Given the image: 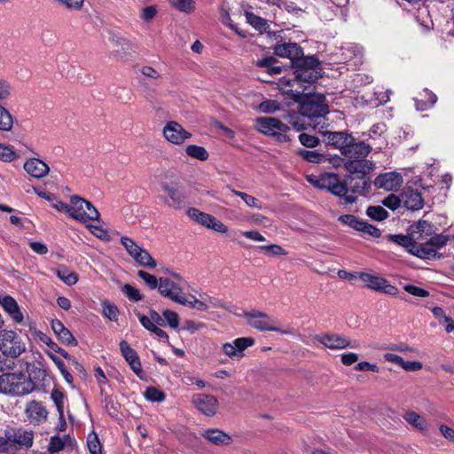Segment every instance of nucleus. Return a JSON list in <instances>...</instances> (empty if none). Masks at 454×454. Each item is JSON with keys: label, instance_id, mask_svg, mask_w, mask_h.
<instances>
[{"label": "nucleus", "instance_id": "f257e3e1", "mask_svg": "<svg viewBox=\"0 0 454 454\" xmlns=\"http://www.w3.org/2000/svg\"><path fill=\"white\" fill-rule=\"evenodd\" d=\"M35 388V383L24 372H5L0 376V390L4 394L22 396L30 394Z\"/></svg>", "mask_w": 454, "mask_h": 454}, {"label": "nucleus", "instance_id": "f03ea898", "mask_svg": "<svg viewBox=\"0 0 454 454\" xmlns=\"http://www.w3.org/2000/svg\"><path fill=\"white\" fill-rule=\"evenodd\" d=\"M319 62L315 57H307L299 60L295 67L294 82H298L299 88H301L303 93L307 86L303 83H313L319 76Z\"/></svg>", "mask_w": 454, "mask_h": 454}, {"label": "nucleus", "instance_id": "7ed1b4c3", "mask_svg": "<svg viewBox=\"0 0 454 454\" xmlns=\"http://www.w3.org/2000/svg\"><path fill=\"white\" fill-rule=\"evenodd\" d=\"M71 213L70 216L82 223L89 221H99L100 214L98 209L88 200L73 195L70 197Z\"/></svg>", "mask_w": 454, "mask_h": 454}, {"label": "nucleus", "instance_id": "20e7f679", "mask_svg": "<svg viewBox=\"0 0 454 454\" xmlns=\"http://www.w3.org/2000/svg\"><path fill=\"white\" fill-rule=\"evenodd\" d=\"M451 240V236L448 234H434L427 240L419 244L415 247L413 254L421 259H434L438 257V250L446 246Z\"/></svg>", "mask_w": 454, "mask_h": 454}, {"label": "nucleus", "instance_id": "39448f33", "mask_svg": "<svg viewBox=\"0 0 454 454\" xmlns=\"http://www.w3.org/2000/svg\"><path fill=\"white\" fill-rule=\"evenodd\" d=\"M0 351L12 358H17L26 351V344L16 332L2 329L0 331Z\"/></svg>", "mask_w": 454, "mask_h": 454}, {"label": "nucleus", "instance_id": "423d86ee", "mask_svg": "<svg viewBox=\"0 0 454 454\" xmlns=\"http://www.w3.org/2000/svg\"><path fill=\"white\" fill-rule=\"evenodd\" d=\"M431 231V223L427 221H419L416 225L412 226L411 233V237L403 234H395L390 235L389 239L403 247L409 248V251L413 254L415 247L418 246L414 244L413 240H423V233L426 232L427 234H429Z\"/></svg>", "mask_w": 454, "mask_h": 454}, {"label": "nucleus", "instance_id": "0eeeda50", "mask_svg": "<svg viewBox=\"0 0 454 454\" xmlns=\"http://www.w3.org/2000/svg\"><path fill=\"white\" fill-rule=\"evenodd\" d=\"M121 244L125 247L128 254L136 261L139 265L153 269L157 263L151 254L140 247L132 239L123 236L121 238Z\"/></svg>", "mask_w": 454, "mask_h": 454}, {"label": "nucleus", "instance_id": "6e6552de", "mask_svg": "<svg viewBox=\"0 0 454 454\" xmlns=\"http://www.w3.org/2000/svg\"><path fill=\"white\" fill-rule=\"evenodd\" d=\"M161 193L159 198L168 207L181 209L186 201L185 194L175 183H162L160 185Z\"/></svg>", "mask_w": 454, "mask_h": 454}, {"label": "nucleus", "instance_id": "1a4fd4ad", "mask_svg": "<svg viewBox=\"0 0 454 454\" xmlns=\"http://www.w3.org/2000/svg\"><path fill=\"white\" fill-rule=\"evenodd\" d=\"M187 215L196 223L219 233H226L228 227L214 215L202 212L196 207H190L186 211Z\"/></svg>", "mask_w": 454, "mask_h": 454}, {"label": "nucleus", "instance_id": "9d476101", "mask_svg": "<svg viewBox=\"0 0 454 454\" xmlns=\"http://www.w3.org/2000/svg\"><path fill=\"white\" fill-rule=\"evenodd\" d=\"M357 276L358 278L361 279L370 289L391 296H396L398 294L397 287L391 285L386 278L379 275H374L368 272H358Z\"/></svg>", "mask_w": 454, "mask_h": 454}, {"label": "nucleus", "instance_id": "9b49d317", "mask_svg": "<svg viewBox=\"0 0 454 454\" xmlns=\"http://www.w3.org/2000/svg\"><path fill=\"white\" fill-rule=\"evenodd\" d=\"M241 317L247 318V324L261 332L277 330L275 320L268 314L259 310H245Z\"/></svg>", "mask_w": 454, "mask_h": 454}, {"label": "nucleus", "instance_id": "f8f14e48", "mask_svg": "<svg viewBox=\"0 0 454 454\" xmlns=\"http://www.w3.org/2000/svg\"><path fill=\"white\" fill-rule=\"evenodd\" d=\"M331 193L341 198L346 204H353L356 201V196L348 194V189L338 175L326 172L325 188Z\"/></svg>", "mask_w": 454, "mask_h": 454}, {"label": "nucleus", "instance_id": "ddd939ff", "mask_svg": "<svg viewBox=\"0 0 454 454\" xmlns=\"http://www.w3.org/2000/svg\"><path fill=\"white\" fill-rule=\"evenodd\" d=\"M254 344V340L251 337L237 338L231 342H226L222 345L223 352L231 360H239L244 356V351Z\"/></svg>", "mask_w": 454, "mask_h": 454}, {"label": "nucleus", "instance_id": "4468645a", "mask_svg": "<svg viewBox=\"0 0 454 454\" xmlns=\"http://www.w3.org/2000/svg\"><path fill=\"white\" fill-rule=\"evenodd\" d=\"M315 340L330 349L356 348L358 347V344L352 343L348 337L338 333L317 334L315 336Z\"/></svg>", "mask_w": 454, "mask_h": 454}, {"label": "nucleus", "instance_id": "2eb2a0df", "mask_svg": "<svg viewBox=\"0 0 454 454\" xmlns=\"http://www.w3.org/2000/svg\"><path fill=\"white\" fill-rule=\"evenodd\" d=\"M255 129L267 136H275L277 131L287 132L289 127L274 117H259L255 120Z\"/></svg>", "mask_w": 454, "mask_h": 454}, {"label": "nucleus", "instance_id": "dca6fc26", "mask_svg": "<svg viewBox=\"0 0 454 454\" xmlns=\"http://www.w3.org/2000/svg\"><path fill=\"white\" fill-rule=\"evenodd\" d=\"M162 134L166 140L173 145H181L192 137L189 131L174 121H168L165 124Z\"/></svg>", "mask_w": 454, "mask_h": 454}, {"label": "nucleus", "instance_id": "f3484780", "mask_svg": "<svg viewBox=\"0 0 454 454\" xmlns=\"http://www.w3.org/2000/svg\"><path fill=\"white\" fill-rule=\"evenodd\" d=\"M159 293L166 298L179 303L183 296V288L175 281L168 278H159Z\"/></svg>", "mask_w": 454, "mask_h": 454}, {"label": "nucleus", "instance_id": "a211bd4d", "mask_svg": "<svg viewBox=\"0 0 454 454\" xmlns=\"http://www.w3.org/2000/svg\"><path fill=\"white\" fill-rule=\"evenodd\" d=\"M25 415L30 424L40 425L46 420L48 412L41 402L34 400L26 404Z\"/></svg>", "mask_w": 454, "mask_h": 454}, {"label": "nucleus", "instance_id": "6ab92c4d", "mask_svg": "<svg viewBox=\"0 0 454 454\" xmlns=\"http://www.w3.org/2000/svg\"><path fill=\"white\" fill-rule=\"evenodd\" d=\"M403 176L397 172H387L379 175L373 184L377 188L386 191H397L403 184Z\"/></svg>", "mask_w": 454, "mask_h": 454}, {"label": "nucleus", "instance_id": "aec40b11", "mask_svg": "<svg viewBox=\"0 0 454 454\" xmlns=\"http://www.w3.org/2000/svg\"><path fill=\"white\" fill-rule=\"evenodd\" d=\"M193 405L203 414L214 416L218 404L217 399L211 395L197 394L192 396Z\"/></svg>", "mask_w": 454, "mask_h": 454}, {"label": "nucleus", "instance_id": "412c9836", "mask_svg": "<svg viewBox=\"0 0 454 454\" xmlns=\"http://www.w3.org/2000/svg\"><path fill=\"white\" fill-rule=\"evenodd\" d=\"M372 146L364 142H356L352 138V143H348L341 153L345 160L364 159L371 153Z\"/></svg>", "mask_w": 454, "mask_h": 454}, {"label": "nucleus", "instance_id": "4be33fe9", "mask_svg": "<svg viewBox=\"0 0 454 454\" xmlns=\"http://www.w3.org/2000/svg\"><path fill=\"white\" fill-rule=\"evenodd\" d=\"M120 350L122 356L129 364L131 370L139 377H141L143 371L141 367L140 359L137 351L130 347L126 340L120 342Z\"/></svg>", "mask_w": 454, "mask_h": 454}, {"label": "nucleus", "instance_id": "5701e85b", "mask_svg": "<svg viewBox=\"0 0 454 454\" xmlns=\"http://www.w3.org/2000/svg\"><path fill=\"white\" fill-rule=\"evenodd\" d=\"M344 168L349 175L359 174L365 176L374 170L375 164L365 158L359 160H345Z\"/></svg>", "mask_w": 454, "mask_h": 454}, {"label": "nucleus", "instance_id": "b1692460", "mask_svg": "<svg viewBox=\"0 0 454 454\" xmlns=\"http://www.w3.org/2000/svg\"><path fill=\"white\" fill-rule=\"evenodd\" d=\"M344 184L348 189V194L356 196L355 194L356 193L367 192L371 187L372 182L370 178L364 176H353L352 175H348L344 178Z\"/></svg>", "mask_w": 454, "mask_h": 454}, {"label": "nucleus", "instance_id": "393cba45", "mask_svg": "<svg viewBox=\"0 0 454 454\" xmlns=\"http://www.w3.org/2000/svg\"><path fill=\"white\" fill-rule=\"evenodd\" d=\"M324 141L327 145H333L334 147L340 149L342 153L344 149L347 147L348 143H352L353 137L350 134H348L344 131L340 132H333V131H325L323 133Z\"/></svg>", "mask_w": 454, "mask_h": 454}, {"label": "nucleus", "instance_id": "a878e982", "mask_svg": "<svg viewBox=\"0 0 454 454\" xmlns=\"http://www.w3.org/2000/svg\"><path fill=\"white\" fill-rule=\"evenodd\" d=\"M401 196L403 204L407 209L416 211L423 207L424 200L419 192L411 188H406Z\"/></svg>", "mask_w": 454, "mask_h": 454}, {"label": "nucleus", "instance_id": "bb28decb", "mask_svg": "<svg viewBox=\"0 0 454 454\" xmlns=\"http://www.w3.org/2000/svg\"><path fill=\"white\" fill-rule=\"evenodd\" d=\"M0 304L15 323L20 324L23 321V314L14 298L10 295L1 296Z\"/></svg>", "mask_w": 454, "mask_h": 454}, {"label": "nucleus", "instance_id": "cd10ccee", "mask_svg": "<svg viewBox=\"0 0 454 454\" xmlns=\"http://www.w3.org/2000/svg\"><path fill=\"white\" fill-rule=\"evenodd\" d=\"M24 169L37 179L44 177L50 171L49 166L44 161L35 158L27 160L24 164Z\"/></svg>", "mask_w": 454, "mask_h": 454}, {"label": "nucleus", "instance_id": "c85d7f7f", "mask_svg": "<svg viewBox=\"0 0 454 454\" xmlns=\"http://www.w3.org/2000/svg\"><path fill=\"white\" fill-rule=\"evenodd\" d=\"M341 59L344 62L353 61L354 66H357L362 62L364 51L363 48L355 43H347L340 49Z\"/></svg>", "mask_w": 454, "mask_h": 454}, {"label": "nucleus", "instance_id": "c756f323", "mask_svg": "<svg viewBox=\"0 0 454 454\" xmlns=\"http://www.w3.org/2000/svg\"><path fill=\"white\" fill-rule=\"evenodd\" d=\"M278 86L285 93L290 94L294 101H301L304 96L303 90L299 88L298 82H294V78L282 77L278 82Z\"/></svg>", "mask_w": 454, "mask_h": 454}, {"label": "nucleus", "instance_id": "7c9ffc66", "mask_svg": "<svg viewBox=\"0 0 454 454\" xmlns=\"http://www.w3.org/2000/svg\"><path fill=\"white\" fill-rule=\"evenodd\" d=\"M201 435L208 442L218 446L229 445L232 442L231 435L216 428L204 430L201 432Z\"/></svg>", "mask_w": 454, "mask_h": 454}, {"label": "nucleus", "instance_id": "2f4dec72", "mask_svg": "<svg viewBox=\"0 0 454 454\" xmlns=\"http://www.w3.org/2000/svg\"><path fill=\"white\" fill-rule=\"evenodd\" d=\"M306 97L307 95L304 93L302 100L299 101L301 103L300 112L302 115L307 116L309 118H314L317 116H322L327 112V106L325 105L306 102Z\"/></svg>", "mask_w": 454, "mask_h": 454}, {"label": "nucleus", "instance_id": "473e14b6", "mask_svg": "<svg viewBox=\"0 0 454 454\" xmlns=\"http://www.w3.org/2000/svg\"><path fill=\"white\" fill-rule=\"evenodd\" d=\"M51 329L58 336L60 341L66 345L76 346L77 340L74 339L71 332L59 319L51 321Z\"/></svg>", "mask_w": 454, "mask_h": 454}, {"label": "nucleus", "instance_id": "72a5a7b5", "mask_svg": "<svg viewBox=\"0 0 454 454\" xmlns=\"http://www.w3.org/2000/svg\"><path fill=\"white\" fill-rule=\"evenodd\" d=\"M274 52L279 57L288 58L292 60L299 59L302 53L300 46L295 43L278 44L274 48Z\"/></svg>", "mask_w": 454, "mask_h": 454}, {"label": "nucleus", "instance_id": "f704fd0d", "mask_svg": "<svg viewBox=\"0 0 454 454\" xmlns=\"http://www.w3.org/2000/svg\"><path fill=\"white\" fill-rule=\"evenodd\" d=\"M7 437L9 441L20 446L29 448L33 444L34 434L31 430L18 428L10 433Z\"/></svg>", "mask_w": 454, "mask_h": 454}, {"label": "nucleus", "instance_id": "c9c22d12", "mask_svg": "<svg viewBox=\"0 0 454 454\" xmlns=\"http://www.w3.org/2000/svg\"><path fill=\"white\" fill-rule=\"evenodd\" d=\"M420 95L427 99H415V106L418 111H427L432 108L437 101L436 95L427 89H424Z\"/></svg>", "mask_w": 454, "mask_h": 454}, {"label": "nucleus", "instance_id": "e433bc0d", "mask_svg": "<svg viewBox=\"0 0 454 454\" xmlns=\"http://www.w3.org/2000/svg\"><path fill=\"white\" fill-rule=\"evenodd\" d=\"M72 442L73 440L69 434H65L63 437L57 435L51 436L48 445V450L51 453H57L62 450L67 445H72Z\"/></svg>", "mask_w": 454, "mask_h": 454}, {"label": "nucleus", "instance_id": "4c0bfd02", "mask_svg": "<svg viewBox=\"0 0 454 454\" xmlns=\"http://www.w3.org/2000/svg\"><path fill=\"white\" fill-rule=\"evenodd\" d=\"M178 304L188 306L191 309H197L199 311H207L206 301L202 298H196L194 295H189L187 297L182 296L181 301Z\"/></svg>", "mask_w": 454, "mask_h": 454}, {"label": "nucleus", "instance_id": "58836bf2", "mask_svg": "<svg viewBox=\"0 0 454 454\" xmlns=\"http://www.w3.org/2000/svg\"><path fill=\"white\" fill-rule=\"evenodd\" d=\"M56 274L67 286H73L78 281L77 274L65 266L57 269Z\"/></svg>", "mask_w": 454, "mask_h": 454}, {"label": "nucleus", "instance_id": "ea45409f", "mask_svg": "<svg viewBox=\"0 0 454 454\" xmlns=\"http://www.w3.org/2000/svg\"><path fill=\"white\" fill-rule=\"evenodd\" d=\"M101 305L103 315L110 321L117 322L120 316V311L117 306L107 300L103 301Z\"/></svg>", "mask_w": 454, "mask_h": 454}, {"label": "nucleus", "instance_id": "a19ab883", "mask_svg": "<svg viewBox=\"0 0 454 454\" xmlns=\"http://www.w3.org/2000/svg\"><path fill=\"white\" fill-rule=\"evenodd\" d=\"M231 192L234 195L239 197L248 207L262 209V203L257 198L247 192H239L234 189H231Z\"/></svg>", "mask_w": 454, "mask_h": 454}, {"label": "nucleus", "instance_id": "79ce46f5", "mask_svg": "<svg viewBox=\"0 0 454 454\" xmlns=\"http://www.w3.org/2000/svg\"><path fill=\"white\" fill-rule=\"evenodd\" d=\"M200 297L205 300L207 310L210 309H222L226 310L230 309V306L224 301L217 297L210 296L205 293L200 294Z\"/></svg>", "mask_w": 454, "mask_h": 454}, {"label": "nucleus", "instance_id": "37998d69", "mask_svg": "<svg viewBox=\"0 0 454 454\" xmlns=\"http://www.w3.org/2000/svg\"><path fill=\"white\" fill-rule=\"evenodd\" d=\"M185 152L192 158L200 160H206L208 159L209 156L207 151L204 147L195 145H187L185 148Z\"/></svg>", "mask_w": 454, "mask_h": 454}, {"label": "nucleus", "instance_id": "c03bdc74", "mask_svg": "<svg viewBox=\"0 0 454 454\" xmlns=\"http://www.w3.org/2000/svg\"><path fill=\"white\" fill-rule=\"evenodd\" d=\"M13 125V118L11 113L0 105V130L9 131Z\"/></svg>", "mask_w": 454, "mask_h": 454}, {"label": "nucleus", "instance_id": "a18cd8bd", "mask_svg": "<svg viewBox=\"0 0 454 454\" xmlns=\"http://www.w3.org/2000/svg\"><path fill=\"white\" fill-rule=\"evenodd\" d=\"M403 418L409 424L419 430H425L427 428L426 420L416 412H406Z\"/></svg>", "mask_w": 454, "mask_h": 454}, {"label": "nucleus", "instance_id": "49530a36", "mask_svg": "<svg viewBox=\"0 0 454 454\" xmlns=\"http://www.w3.org/2000/svg\"><path fill=\"white\" fill-rule=\"evenodd\" d=\"M366 215L376 221H382L388 217V212L381 206H370L366 209Z\"/></svg>", "mask_w": 454, "mask_h": 454}, {"label": "nucleus", "instance_id": "de8ad7c7", "mask_svg": "<svg viewBox=\"0 0 454 454\" xmlns=\"http://www.w3.org/2000/svg\"><path fill=\"white\" fill-rule=\"evenodd\" d=\"M247 21L255 29L259 31H265L268 27L267 21L252 12H247Z\"/></svg>", "mask_w": 454, "mask_h": 454}, {"label": "nucleus", "instance_id": "09e8293b", "mask_svg": "<svg viewBox=\"0 0 454 454\" xmlns=\"http://www.w3.org/2000/svg\"><path fill=\"white\" fill-rule=\"evenodd\" d=\"M170 4L180 12L191 13L195 9L193 0H168Z\"/></svg>", "mask_w": 454, "mask_h": 454}, {"label": "nucleus", "instance_id": "8fccbe9b", "mask_svg": "<svg viewBox=\"0 0 454 454\" xmlns=\"http://www.w3.org/2000/svg\"><path fill=\"white\" fill-rule=\"evenodd\" d=\"M121 292L129 301H140L143 300V294L140 291L129 284H125L121 288Z\"/></svg>", "mask_w": 454, "mask_h": 454}, {"label": "nucleus", "instance_id": "3c124183", "mask_svg": "<svg viewBox=\"0 0 454 454\" xmlns=\"http://www.w3.org/2000/svg\"><path fill=\"white\" fill-rule=\"evenodd\" d=\"M18 158L12 146L0 143V160L12 162Z\"/></svg>", "mask_w": 454, "mask_h": 454}, {"label": "nucleus", "instance_id": "603ef678", "mask_svg": "<svg viewBox=\"0 0 454 454\" xmlns=\"http://www.w3.org/2000/svg\"><path fill=\"white\" fill-rule=\"evenodd\" d=\"M144 395L146 400L158 403L163 402L166 397L162 391L153 387H147Z\"/></svg>", "mask_w": 454, "mask_h": 454}, {"label": "nucleus", "instance_id": "864d4df0", "mask_svg": "<svg viewBox=\"0 0 454 454\" xmlns=\"http://www.w3.org/2000/svg\"><path fill=\"white\" fill-rule=\"evenodd\" d=\"M165 320V325L168 324L172 329H177L180 323L179 316L176 312L169 309H165L162 312Z\"/></svg>", "mask_w": 454, "mask_h": 454}, {"label": "nucleus", "instance_id": "5fc2aeb1", "mask_svg": "<svg viewBox=\"0 0 454 454\" xmlns=\"http://www.w3.org/2000/svg\"><path fill=\"white\" fill-rule=\"evenodd\" d=\"M279 109L280 104L278 101L271 99H266L262 101L258 106V110L265 114H273Z\"/></svg>", "mask_w": 454, "mask_h": 454}, {"label": "nucleus", "instance_id": "6e6d98bb", "mask_svg": "<svg viewBox=\"0 0 454 454\" xmlns=\"http://www.w3.org/2000/svg\"><path fill=\"white\" fill-rule=\"evenodd\" d=\"M356 231L373 238H378L380 236V231L378 228L364 221H360Z\"/></svg>", "mask_w": 454, "mask_h": 454}, {"label": "nucleus", "instance_id": "4d7b16f0", "mask_svg": "<svg viewBox=\"0 0 454 454\" xmlns=\"http://www.w3.org/2000/svg\"><path fill=\"white\" fill-rule=\"evenodd\" d=\"M258 250L269 255H286L287 253L279 245L259 246Z\"/></svg>", "mask_w": 454, "mask_h": 454}, {"label": "nucleus", "instance_id": "13d9d810", "mask_svg": "<svg viewBox=\"0 0 454 454\" xmlns=\"http://www.w3.org/2000/svg\"><path fill=\"white\" fill-rule=\"evenodd\" d=\"M87 446L90 454H102L101 443L96 434L93 433L89 435Z\"/></svg>", "mask_w": 454, "mask_h": 454}, {"label": "nucleus", "instance_id": "bf43d9fd", "mask_svg": "<svg viewBox=\"0 0 454 454\" xmlns=\"http://www.w3.org/2000/svg\"><path fill=\"white\" fill-rule=\"evenodd\" d=\"M137 276L148 286L150 289H158L159 279L145 270H138Z\"/></svg>", "mask_w": 454, "mask_h": 454}, {"label": "nucleus", "instance_id": "052dcab7", "mask_svg": "<svg viewBox=\"0 0 454 454\" xmlns=\"http://www.w3.org/2000/svg\"><path fill=\"white\" fill-rule=\"evenodd\" d=\"M298 154L301 156L304 160L312 163H320L324 159V156L316 151H308L301 149L298 152Z\"/></svg>", "mask_w": 454, "mask_h": 454}, {"label": "nucleus", "instance_id": "680f3d73", "mask_svg": "<svg viewBox=\"0 0 454 454\" xmlns=\"http://www.w3.org/2000/svg\"><path fill=\"white\" fill-rule=\"evenodd\" d=\"M15 358H12L7 355L1 354L0 355V372L3 373L10 372V371L13 370L15 366Z\"/></svg>", "mask_w": 454, "mask_h": 454}, {"label": "nucleus", "instance_id": "e2e57ef3", "mask_svg": "<svg viewBox=\"0 0 454 454\" xmlns=\"http://www.w3.org/2000/svg\"><path fill=\"white\" fill-rule=\"evenodd\" d=\"M306 179L310 184L318 189L325 188L326 173L321 174L319 176L309 175L306 176Z\"/></svg>", "mask_w": 454, "mask_h": 454}, {"label": "nucleus", "instance_id": "0e129e2a", "mask_svg": "<svg viewBox=\"0 0 454 454\" xmlns=\"http://www.w3.org/2000/svg\"><path fill=\"white\" fill-rule=\"evenodd\" d=\"M401 203H403L402 197L399 198L395 194H389L382 200V204L391 210H395L398 208Z\"/></svg>", "mask_w": 454, "mask_h": 454}, {"label": "nucleus", "instance_id": "69168bd1", "mask_svg": "<svg viewBox=\"0 0 454 454\" xmlns=\"http://www.w3.org/2000/svg\"><path fill=\"white\" fill-rule=\"evenodd\" d=\"M403 289L410 294L417 297H427L429 295L428 291L411 284L404 285Z\"/></svg>", "mask_w": 454, "mask_h": 454}, {"label": "nucleus", "instance_id": "338daca9", "mask_svg": "<svg viewBox=\"0 0 454 454\" xmlns=\"http://www.w3.org/2000/svg\"><path fill=\"white\" fill-rule=\"evenodd\" d=\"M301 144L307 147H316L319 144V139L312 135L301 133L299 136Z\"/></svg>", "mask_w": 454, "mask_h": 454}, {"label": "nucleus", "instance_id": "774afa93", "mask_svg": "<svg viewBox=\"0 0 454 454\" xmlns=\"http://www.w3.org/2000/svg\"><path fill=\"white\" fill-rule=\"evenodd\" d=\"M51 399L54 402L59 414L64 413V395L58 390H54L51 393Z\"/></svg>", "mask_w": 454, "mask_h": 454}]
</instances>
